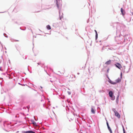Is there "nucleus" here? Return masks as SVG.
Masks as SVG:
<instances>
[{
  "instance_id": "f03ea898",
  "label": "nucleus",
  "mask_w": 133,
  "mask_h": 133,
  "mask_svg": "<svg viewBox=\"0 0 133 133\" xmlns=\"http://www.w3.org/2000/svg\"><path fill=\"white\" fill-rule=\"evenodd\" d=\"M65 70L64 69H61L59 71H57V73L59 75H63L65 72Z\"/></svg>"
},
{
  "instance_id": "2eb2a0df",
  "label": "nucleus",
  "mask_w": 133,
  "mask_h": 133,
  "mask_svg": "<svg viewBox=\"0 0 133 133\" xmlns=\"http://www.w3.org/2000/svg\"><path fill=\"white\" fill-rule=\"evenodd\" d=\"M98 37V34H96V39Z\"/></svg>"
},
{
  "instance_id": "6e6552de",
  "label": "nucleus",
  "mask_w": 133,
  "mask_h": 133,
  "mask_svg": "<svg viewBox=\"0 0 133 133\" xmlns=\"http://www.w3.org/2000/svg\"><path fill=\"white\" fill-rule=\"evenodd\" d=\"M111 61L110 60H109V61H107L105 63V64L108 65L110 64H111Z\"/></svg>"
},
{
  "instance_id": "dca6fc26",
  "label": "nucleus",
  "mask_w": 133,
  "mask_h": 133,
  "mask_svg": "<svg viewBox=\"0 0 133 133\" xmlns=\"http://www.w3.org/2000/svg\"><path fill=\"white\" fill-rule=\"evenodd\" d=\"M123 133H125V129H124V128H123Z\"/></svg>"
},
{
  "instance_id": "9b49d317",
  "label": "nucleus",
  "mask_w": 133,
  "mask_h": 133,
  "mask_svg": "<svg viewBox=\"0 0 133 133\" xmlns=\"http://www.w3.org/2000/svg\"><path fill=\"white\" fill-rule=\"evenodd\" d=\"M91 112L93 114H94L95 113V111L93 108H91Z\"/></svg>"
},
{
  "instance_id": "6ab92c4d",
  "label": "nucleus",
  "mask_w": 133,
  "mask_h": 133,
  "mask_svg": "<svg viewBox=\"0 0 133 133\" xmlns=\"http://www.w3.org/2000/svg\"><path fill=\"white\" fill-rule=\"evenodd\" d=\"M108 127V129H109L110 128V127L109 126H107Z\"/></svg>"
},
{
  "instance_id": "aec40b11",
  "label": "nucleus",
  "mask_w": 133,
  "mask_h": 133,
  "mask_svg": "<svg viewBox=\"0 0 133 133\" xmlns=\"http://www.w3.org/2000/svg\"><path fill=\"white\" fill-rule=\"evenodd\" d=\"M118 97H117V99H118Z\"/></svg>"
},
{
  "instance_id": "a211bd4d",
  "label": "nucleus",
  "mask_w": 133,
  "mask_h": 133,
  "mask_svg": "<svg viewBox=\"0 0 133 133\" xmlns=\"http://www.w3.org/2000/svg\"><path fill=\"white\" fill-rule=\"evenodd\" d=\"M94 31H95V33H96V34H97V31H96V30H94Z\"/></svg>"
},
{
  "instance_id": "0eeeda50",
  "label": "nucleus",
  "mask_w": 133,
  "mask_h": 133,
  "mask_svg": "<svg viewBox=\"0 0 133 133\" xmlns=\"http://www.w3.org/2000/svg\"><path fill=\"white\" fill-rule=\"evenodd\" d=\"M115 65L117 68L119 69H120L122 67V65L119 63H116L115 64Z\"/></svg>"
},
{
  "instance_id": "f257e3e1",
  "label": "nucleus",
  "mask_w": 133,
  "mask_h": 133,
  "mask_svg": "<svg viewBox=\"0 0 133 133\" xmlns=\"http://www.w3.org/2000/svg\"><path fill=\"white\" fill-rule=\"evenodd\" d=\"M121 77L120 78H118L117 79L115 82H114L113 81H112L111 80H110L109 81V82L111 84H117V83L120 82L121 80V79L122 78V73H121Z\"/></svg>"
},
{
  "instance_id": "1a4fd4ad",
  "label": "nucleus",
  "mask_w": 133,
  "mask_h": 133,
  "mask_svg": "<svg viewBox=\"0 0 133 133\" xmlns=\"http://www.w3.org/2000/svg\"><path fill=\"white\" fill-rule=\"evenodd\" d=\"M121 12L122 13L123 15H124L125 14V11L122 8H121Z\"/></svg>"
},
{
  "instance_id": "20e7f679",
  "label": "nucleus",
  "mask_w": 133,
  "mask_h": 133,
  "mask_svg": "<svg viewBox=\"0 0 133 133\" xmlns=\"http://www.w3.org/2000/svg\"><path fill=\"white\" fill-rule=\"evenodd\" d=\"M113 111L115 113V115L118 118H120V116L119 113L115 109L113 110Z\"/></svg>"
},
{
  "instance_id": "9d476101",
  "label": "nucleus",
  "mask_w": 133,
  "mask_h": 133,
  "mask_svg": "<svg viewBox=\"0 0 133 133\" xmlns=\"http://www.w3.org/2000/svg\"><path fill=\"white\" fill-rule=\"evenodd\" d=\"M24 133H36L35 132L32 131H29L24 132Z\"/></svg>"
},
{
  "instance_id": "4468645a",
  "label": "nucleus",
  "mask_w": 133,
  "mask_h": 133,
  "mask_svg": "<svg viewBox=\"0 0 133 133\" xmlns=\"http://www.w3.org/2000/svg\"><path fill=\"white\" fill-rule=\"evenodd\" d=\"M108 129L109 130V131H110V133H112V131L111 129L110 128Z\"/></svg>"
},
{
  "instance_id": "39448f33",
  "label": "nucleus",
  "mask_w": 133,
  "mask_h": 133,
  "mask_svg": "<svg viewBox=\"0 0 133 133\" xmlns=\"http://www.w3.org/2000/svg\"><path fill=\"white\" fill-rule=\"evenodd\" d=\"M60 0H55V2L56 3L57 8L59 9V6H61V4L59 3Z\"/></svg>"
},
{
  "instance_id": "ddd939ff",
  "label": "nucleus",
  "mask_w": 133,
  "mask_h": 133,
  "mask_svg": "<svg viewBox=\"0 0 133 133\" xmlns=\"http://www.w3.org/2000/svg\"><path fill=\"white\" fill-rule=\"evenodd\" d=\"M46 28L48 30H50L51 29V27L49 25H47Z\"/></svg>"
},
{
  "instance_id": "7ed1b4c3",
  "label": "nucleus",
  "mask_w": 133,
  "mask_h": 133,
  "mask_svg": "<svg viewBox=\"0 0 133 133\" xmlns=\"http://www.w3.org/2000/svg\"><path fill=\"white\" fill-rule=\"evenodd\" d=\"M109 94L110 97L111 98V99L112 100H114L115 99V97L113 96L112 92V91H110L109 92Z\"/></svg>"
},
{
  "instance_id": "f8f14e48",
  "label": "nucleus",
  "mask_w": 133,
  "mask_h": 133,
  "mask_svg": "<svg viewBox=\"0 0 133 133\" xmlns=\"http://www.w3.org/2000/svg\"><path fill=\"white\" fill-rule=\"evenodd\" d=\"M32 124L35 126H37V124L36 122H35L34 121H32Z\"/></svg>"
},
{
  "instance_id": "423d86ee",
  "label": "nucleus",
  "mask_w": 133,
  "mask_h": 133,
  "mask_svg": "<svg viewBox=\"0 0 133 133\" xmlns=\"http://www.w3.org/2000/svg\"><path fill=\"white\" fill-rule=\"evenodd\" d=\"M50 116L53 119H54L56 118L55 114L54 112L51 113L50 115Z\"/></svg>"
},
{
  "instance_id": "f3484780",
  "label": "nucleus",
  "mask_w": 133,
  "mask_h": 133,
  "mask_svg": "<svg viewBox=\"0 0 133 133\" xmlns=\"http://www.w3.org/2000/svg\"><path fill=\"white\" fill-rule=\"evenodd\" d=\"M107 126H109V125L108 122L107 121Z\"/></svg>"
}]
</instances>
